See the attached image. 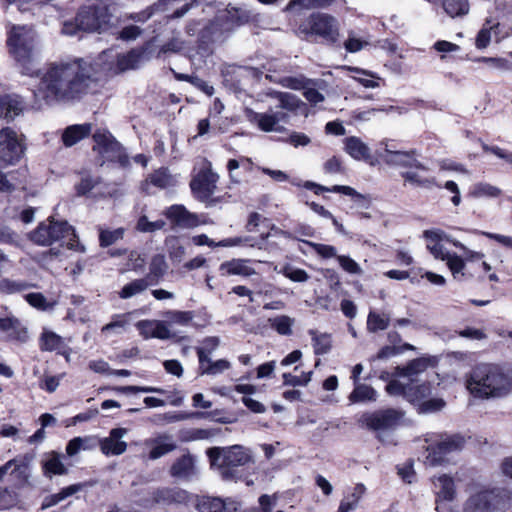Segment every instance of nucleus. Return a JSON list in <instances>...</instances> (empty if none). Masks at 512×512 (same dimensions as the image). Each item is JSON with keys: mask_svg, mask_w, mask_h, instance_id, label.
Segmentation results:
<instances>
[{"mask_svg": "<svg viewBox=\"0 0 512 512\" xmlns=\"http://www.w3.org/2000/svg\"><path fill=\"white\" fill-rule=\"evenodd\" d=\"M24 298L30 306L38 310L46 311L51 307L46 297L40 292L28 293L24 296Z\"/></svg>", "mask_w": 512, "mask_h": 512, "instance_id": "nucleus-58", "label": "nucleus"}, {"mask_svg": "<svg viewBox=\"0 0 512 512\" xmlns=\"http://www.w3.org/2000/svg\"><path fill=\"white\" fill-rule=\"evenodd\" d=\"M249 260L246 259H232L225 261L220 265V272L222 275H240L249 277L256 273L253 267L247 265Z\"/></svg>", "mask_w": 512, "mask_h": 512, "instance_id": "nucleus-29", "label": "nucleus"}, {"mask_svg": "<svg viewBox=\"0 0 512 512\" xmlns=\"http://www.w3.org/2000/svg\"><path fill=\"white\" fill-rule=\"evenodd\" d=\"M0 331L6 333L12 341L24 342L28 337L27 329L14 316L0 317Z\"/></svg>", "mask_w": 512, "mask_h": 512, "instance_id": "nucleus-21", "label": "nucleus"}, {"mask_svg": "<svg viewBox=\"0 0 512 512\" xmlns=\"http://www.w3.org/2000/svg\"><path fill=\"white\" fill-rule=\"evenodd\" d=\"M305 188L311 190L314 194L320 195L324 192H333V193H341L343 195L349 196L352 200L359 206L368 208L371 200L368 195H364L359 193L351 186L346 185H333L331 187L323 186L321 184L307 181L305 183Z\"/></svg>", "mask_w": 512, "mask_h": 512, "instance_id": "nucleus-12", "label": "nucleus"}, {"mask_svg": "<svg viewBox=\"0 0 512 512\" xmlns=\"http://www.w3.org/2000/svg\"><path fill=\"white\" fill-rule=\"evenodd\" d=\"M92 124H74L70 125L62 133V142L65 147H72L79 141L87 138L91 134Z\"/></svg>", "mask_w": 512, "mask_h": 512, "instance_id": "nucleus-27", "label": "nucleus"}, {"mask_svg": "<svg viewBox=\"0 0 512 512\" xmlns=\"http://www.w3.org/2000/svg\"><path fill=\"white\" fill-rule=\"evenodd\" d=\"M376 396L377 393L372 386L358 382L357 384H354V389L349 395V400L352 403L375 401Z\"/></svg>", "mask_w": 512, "mask_h": 512, "instance_id": "nucleus-35", "label": "nucleus"}, {"mask_svg": "<svg viewBox=\"0 0 512 512\" xmlns=\"http://www.w3.org/2000/svg\"><path fill=\"white\" fill-rule=\"evenodd\" d=\"M407 350H414V346L409 343L398 345H385L376 354V359H387Z\"/></svg>", "mask_w": 512, "mask_h": 512, "instance_id": "nucleus-51", "label": "nucleus"}, {"mask_svg": "<svg viewBox=\"0 0 512 512\" xmlns=\"http://www.w3.org/2000/svg\"><path fill=\"white\" fill-rule=\"evenodd\" d=\"M429 365V360L423 357L415 358L410 360L404 366H398L396 368L397 374L404 377H410L416 375L420 372H423L427 369Z\"/></svg>", "mask_w": 512, "mask_h": 512, "instance_id": "nucleus-37", "label": "nucleus"}, {"mask_svg": "<svg viewBox=\"0 0 512 512\" xmlns=\"http://www.w3.org/2000/svg\"><path fill=\"white\" fill-rule=\"evenodd\" d=\"M194 316H195L194 311L174 310V311L167 312V318L170 323L179 324V325H183V326L191 324L194 327H198V325H196L195 323H192Z\"/></svg>", "mask_w": 512, "mask_h": 512, "instance_id": "nucleus-50", "label": "nucleus"}, {"mask_svg": "<svg viewBox=\"0 0 512 512\" xmlns=\"http://www.w3.org/2000/svg\"><path fill=\"white\" fill-rule=\"evenodd\" d=\"M323 171L326 174H345V167L340 157L332 156L323 164Z\"/></svg>", "mask_w": 512, "mask_h": 512, "instance_id": "nucleus-61", "label": "nucleus"}, {"mask_svg": "<svg viewBox=\"0 0 512 512\" xmlns=\"http://www.w3.org/2000/svg\"><path fill=\"white\" fill-rule=\"evenodd\" d=\"M223 33L214 20L209 21L199 32L197 38V49L202 53H211L212 45Z\"/></svg>", "mask_w": 512, "mask_h": 512, "instance_id": "nucleus-19", "label": "nucleus"}, {"mask_svg": "<svg viewBox=\"0 0 512 512\" xmlns=\"http://www.w3.org/2000/svg\"><path fill=\"white\" fill-rule=\"evenodd\" d=\"M145 53L146 49L139 47L133 48L125 54H119L116 60L117 69L124 72L138 68Z\"/></svg>", "mask_w": 512, "mask_h": 512, "instance_id": "nucleus-28", "label": "nucleus"}, {"mask_svg": "<svg viewBox=\"0 0 512 512\" xmlns=\"http://www.w3.org/2000/svg\"><path fill=\"white\" fill-rule=\"evenodd\" d=\"M465 444V437L459 433L443 434L440 436V440L427 446L425 462L433 467L443 465L448 462L449 454L461 451Z\"/></svg>", "mask_w": 512, "mask_h": 512, "instance_id": "nucleus-9", "label": "nucleus"}, {"mask_svg": "<svg viewBox=\"0 0 512 512\" xmlns=\"http://www.w3.org/2000/svg\"><path fill=\"white\" fill-rule=\"evenodd\" d=\"M405 411L400 408L386 407L364 412L358 423L361 427L375 432H394L404 424Z\"/></svg>", "mask_w": 512, "mask_h": 512, "instance_id": "nucleus-7", "label": "nucleus"}, {"mask_svg": "<svg viewBox=\"0 0 512 512\" xmlns=\"http://www.w3.org/2000/svg\"><path fill=\"white\" fill-rule=\"evenodd\" d=\"M416 149L408 151H392L385 150L383 161L389 166H397L403 168H414L420 171H427L428 167L417 159Z\"/></svg>", "mask_w": 512, "mask_h": 512, "instance_id": "nucleus-13", "label": "nucleus"}, {"mask_svg": "<svg viewBox=\"0 0 512 512\" xmlns=\"http://www.w3.org/2000/svg\"><path fill=\"white\" fill-rule=\"evenodd\" d=\"M169 473L174 478H191L195 474L194 456L187 453L177 458L171 465Z\"/></svg>", "mask_w": 512, "mask_h": 512, "instance_id": "nucleus-25", "label": "nucleus"}, {"mask_svg": "<svg viewBox=\"0 0 512 512\" xmlns=\"http://www.w3.org/2000/svg\"><path fill=\"white\" fill-rule=\"evenodd\" d=\"M344 150L357 161L370 162V148L358 137L349 136L344 140Z\"/></svg>", "mask_w": 512, "mask_h": 512, "instance_id": "nucleus-26", "label": "nucleus"}, {"mask_svg": "<svg viewBox=\"0 0 512 512\" xmlns=\"http://www.w3.org/2000/svg\"><path fill=\"white\" fill-rule=\"evenodd\" d=\"M66 347L63 338L53 331H44L39 338V348L41 351H57L58 354L65 355L66 352L61 351Z\"/></svg>", "mask_w": 512, "mask_h": 512, "instance_id": "nucleus-30", "label": "nucleus"}, {"mask_svg": "<svg viewBox=\"0 0 512 512\" xmlns=\"http://www.w3.org/2000/svg\"><path fill=\"white\" fill-rule=\"evenodd\" d=\"M191 500V494L178 487H160L154 489L146 501L151 505H187Z\"/></svg>", "mask_w": 512, "mask_h": 512, "instance_id": "nucleus-11", "label": "nucleus"}, {"mask_svg": "<svg viewBox=\"0 0 512 512\" xmlns=\"http://www.w3.org/2000/svg\"><path fill=\"white\" fill-rule=\"evenodd\" d=\"M25 146L18 139L17 133L10 127L0 130V160L8 165L19 162L24 155Z\"/></svg>", "mask_w": 512, "mask_h": 512, "instance_id": "nucleus-10", "label": "nucleus"}, {"mask_svg": "<svg viewBox=\"0 0 512 512\" xmlns=\"http://www.w3.org/2000/svg\"><path fill=\"white\" fill-rule=\"evenodd\" d=\"M196 508L199 512H225L226 505L218 497L202 496L197 500Z\"/></svg>", "mask_w": 512, "mask_h": 512, "instance_id": "nucleus-38", "label": "nucleus"}, {"mask_svg": "<svg viewBox=\"0 0 512 512\" xmlns=\"http://www.w3.org/2000/svg\"><path fill=\"white\" fill-rule=\"evenodd\" d=\"M5 43L19 72L39 79L33 95L36 100L47 105L80 101L99 83L103 67L96 60L73 57L49 62L43 69H36L33 57L34 36L25 25H11Z\"/></svg>", "mask_w": 512, "mask_h": 512, "instance_id": "nucleus-1", "label": "nucleus"}, {"mask_svg": "<svg viewBox=\"0 0 512 512\" xmlns=\"http://www.w3.org/2000/svg\"><path fill=\"white\" fill-rule=\"evenodd\" d=\"M271 327L280 335L289 336L292 334L293 320L286 315L270 319Z\"/></svg>", "mask_w": 512, "mask_h": 512, "instance_id": "nucleus-48", "label": "nucleus"}, {"mask_svg": "<svg viewBox=\"0 0 512 512\" xmlns=\"http://www.w3.org/2000/svg\"><path fill=\"white\" fill-rule=\"evenodd\" d=\"M398 475L401 477L403 482L411 484L416 478V472L414 470L413 460H408L403 466L398 467Z\"/></svg>", "mask_w": 512, "mask_h": 512, "instance_id": "nucleus-63", "label": "nucleus"}, {"mask_svg": "<svg viewBox=\"0 0 512 512\" xmlns=\"http://www.w3.org/2000/svg\"><path fill=\"white\" fill-rule=\"evenodd\" d=\"M167 264L165 257L162 254H156L152 257L149 266V273L146 275V279L150 285H156L163 278L166 273Z\"/></svg>", "mask_w": 512, "mask_h": 512, "instance_id": "nucleus-32", "label": "nucleus"}, {"mask_svg": "<svg viewBox=\"0 0 512 512\" xmlns=\"http://www.w3.org/2000/svg\"><path fill=\"white\" fill-rule=\"evenodd\" d=\"M495 509L494 495L491 490L472 494L465 502L464 512H493Z\"/></svg>", "mask_w": 512, "mask_h": 512, "instance_id": "nucleus-17", "label": "nucleus"}, {"mask_svg": "<svg viewBox=\"0 0 512 512\" xmlns=\"http://www.w3.org/2000/svg\"><path fill=\"white\" fill-rule=\"evenodd\" d=\"M112 391L119 394H136V393H158L163 394L164 391L161 388L151 387V386H115L111 388Z\"/></svg>", "mask_w": 512, "mask_h": 512, "instance_id": "nucleus-52", "label": "nucleus"}, {"mask_svg": "<svg viewBox=\"0 0 512 512\" xmlns=\"http://www.w3.org/2000/svg\"><path fill=\"white\" fill-rule=\"evenodd\" d=\"M309 335L312 337L313 352L316 356H322L331 351L333 347L331 334H318L316 330H309Z\"/></svg>", "mask_w": 512, "mask_h": 512, "instance_id": "nucleus-34", "label": "nucleus"}, {"mask_svg": "<svg viewBox=\"0 0 512 512\" xmlns=\"http://www.w3.org/2000/svg\"><path fill=\"white\" fill-rule=\"evenodd\" d=\"M220 344V339L217 336H208L202 340V346L196 347V353L198 356L199 364L203 365V362L207 361L209 355L217 349Z\"/></svg>", "mask_w": 512, "mask_h": 512, "instance_id": "nucleus-41", "label": "nucleus"}, {"mask_svg": "<svg viewBox=\"0 0 512 512\" xmlns=\"http://www.w3.org/2000/svg\"><path fill=\"white\" fill-rule=\"evenodd\" d=\"M124 236V229L117 228L115 230H101L99 233V245L106 248L114 244L116 241L122 239Z\"/></svg>", "mask_w": 512, "mask_h": 512, "instance_id": "nucleus-53", "label": "nucleus"}, {"mask_svg": "<svg viewBox=\"0 0 512 512\" xmlns=\"http://www.w3.org/2000/svg\"><path fill=\"white\" fill-rule=\"evenodd\" d=\"M348 69L357 74V76H353V79L359 82L363 87L376 88L379 86V83L375 81V79L378 78L375 73L358 67H348Z\"/></svg>", "mask_w": 512, "mask_h": 512, "instance_id": "nucleus-45", "label": "nucleus"}, {"mask_svg": "<svg viewBox=\"0 0 512 512\" xmlns=\"http://www.w3.org/2000/svg\"><path fill=\"white\" fill-rule=\"evenodd\" d=\"M100 182V177H93L89 173H84L80 181L74 186L75 193L79 197L87 196Z\"/></svg>", "mask_w": 512, "mask_h": 512, "instance_id": "nucleus-40", "label": "nucleus"}, {"mask_svg": "<svg viewBox=\"0 0 512 512\" xmlns=\"http://www.w3.org/2000/svg\"><path fill=\"white\" fill-rule=\"evenodd\" d=\"M33 243L41 246H50L62 239H67L66 246L70 250L84 252L85 247L80 243L75 228L66 220H56L49 216L46 222H40L30 233Z\"/></svg>", "mask_w": 512, "mask_h": 512, "instance_id": "nucleus-5", "label": "nucleus"}, {"mask_svg": "<svg viewBox=\"0 0 512 512\" xmlns=\"http://www.w3.org/2000/svg\"><path fill=\"white\" fill-rule=\"evenodd\" d=\"M165 222L163 220H157V221H149L148 218L143 215L139 217L136 228L140 232H155L157 230H160L164 227Z\"/></svg>", "mask_w": 512, "mask_h": 512, "instance_id": "nucleus-60", "label": "nucleus"}, {"mask_svg": "<svg viewBox=\"0 0 512 512\" xmlns=\"http://www.w3.org/2000/svg\"><path fill=\"white\" fill-rule=\"evenodd\" d=\"M31 285L26 281H15L9 278H2L0 280V293L14 294L29 289Z\"/></svg>", "mask_w": 512, "mask_h": 512, "instance_id": "nucleus-47", "label": "nucleus"}, {"mask_svg": "<svg viewBox=\"0 0 512 512\" xmlns=\"http://www.w3.org/2000/svg\"><path fill=\"white\" fill-rule=\"evenodd\" d=\"M93 483L90 481L80 482L76 484L69 485L67 487L62 488L58 493L47 495L41 504V509L46 510L52 506L57 505L62 500L66 499L69 496L76 494L79 491H82L84 488L88 486H92Z\"/></svg>", "mask_w": 512, "mask_h": 512, "instance_id": "nucleus-24", "label": "nucleus"}, {"mask_svg": "<svg viewBox=\"0 0 512 512\" xmlns=\"http://www.w3.org/2000/svg\"><path fill=\"white\" fill-rule=\"evenodd\" d=\"M431 394V385L424 382L418 385H408L407 398L411 402L420 401Z\"/></svg>", "mask_w": 512, "mask_h": 512, "instance_id": "nucleus-49", "label": "nucleus"}, {"mask_svg": "<svg viewBox=\"0 0 512 512\" xmlns=\"http://www.w3.org/2000/svg\"><path fill=\"white\" fill-rule=\"evenodd\" d=\"M217 175L211 170H201L190 182V188L193 193L202 198H209L215 190Z\"/></svg>", "mask_w": 512, "mask_h": 512, "instance_id": "nucleus-18", "label": "nucleus"}, {"mask_svg": "<svg viewBox=\"0 0 512 512\" xmlns=\"http://www.w3.org/2000/svg\"><path fill=\"white\" fill-rule=\"evenodd\" d=\"M94 145L92 150L105 158L106 161L117 163L122 168L130 166V159L123 145L108 129H97L92 134Z\"/></svg>", "mask_w": 512, "mask_h": 512, "instance_id": "nucleus-8", "label": "nucleus"}, {"mask_svg": "<svg viewBox=\"0 0 512 512\" xmlns=\"http://www.w3.org/2000/svg\"><path fill=\"white\" fill-rule=\"evenodd\" d=\"M390 318L388 315L370 311L367 317V328L370 332L386 330L389 327Z\"/></svg>", "mask_w": 512, "mask_h": 512, "instance_id": "nucleus-44", "label": "nucleus"}, {"mask_svg": "<svg viewBox=\"0 0 512 512\" xmlns=\"http://www.w3.org/2000/svg\"><path fill=\"white\" fill-rule=\"evenodd\" d=\"M438 5L451 18L464 17L470 11L469 0H442Z\"/></svg>", "mask_w": 512, "mask_h": 512, "instance_id": "nucleus-31", "label": "nucleus"}, {"mask_svg": "<svg viewBox=\"0 0 512 512\" xmlns=\"http://www.w3.org/2000/svg\"><path fill=\"white\" fill-rule=\"evenodd\" d=\"M168 255L173 263H180L185 256V248L180 244L178 237L171 236L166 239Z\"/></svg>", "mask_w": 512, "mask_h": 512, "instance_id": "nucleus-46", "label": "nucleus"}, {"mask_svg": "<svg viewBox=\"0 0 512 512\" xmlns=\"http://www.w3.org/2000/svg\"><path fill=\"white\" fill-rule=\"evenodd\" d=\"M64 457L63 454L57 451L49 452L47 458L41 462L43 475L47 478L67 475L69 470L62 461Z\"/></svg>", "mask_w": 512, "mask_h": 512, "instance_id": "nucleus-20", "label": "nucleus"}, {"mask_svg": "<svg viewBox=\"0 0 512 512\" xmlns=\"http://www.w3.org/2000/svg\"><path fill=\"white\" fill-rule=\"evenodd\" d=\"M150 283L146 278L135 279L122 287L119 292V296L122 299H128L132 296L144 291Z\"/></svg>", "mask_w": 512, "mask_h": 512, "instance_id": "nucleus-43", "label": "nucleus"}, {"mask_svg": "<svg viewBox=\"0 0 512 512\" xmlns=\"http://www.w3.org/2000/svg\"><path fill=\"white\" fill-rule=\"evenodd\" d=\"M165 216L173 226L181 228H195L200 222L198 216L189 212L184 205L175 204L165 211Z\"/></svg>", "mask_w": 512, "mask_h": 512, "instance_id": "nucleus-15", "label": "nucleus"}, {"mask_svg": "<svg viewBox=\"0 0 512 512\" xmlns=\"http://www.w3.org/2000/svg\"><path fill=\"white\" fill-rule=\"evenodd\" d=\"M466 386L475 398H500L512 391V376L498 364L481 363L472 369Z\"/></svg>", "mask_w": 512, "mask_h": 512, "instance_id": "nucleus-2", "label": "nucleus"}, {"mask_svg": "<svg viewBox=\"0 0 512 512\" xmlns=\"http://www.w3.org/2000/svg\"><path fill=\"white\" fill-rule=\"evenodd\" d=\"M282 274L293 282L302 283L309 279V275L304 269L296 268L289 264L283 267Z\"/></svg>", "mask_w": 512, "mask_h": 512, "instance_id": "nucleus-57", "label": "nucleus"}, {"mask_svg": "<svg viewBox=\"0 0 512 512\" xmlns=\"http://www.w3.org/2000/svg\"><path fill=\"white\" fill-rule=\"evenodd\" d=\"M127 449V444L124 441L105 439L101 443V450L106 455H121Z\"/></svg>", "mask_w": 512, "mask_h": 512, "instance_id": "nucleus-55", "label": "nucleus"}, {"mask_svg": "<svg viewBox=\"0 0 512 512\" xmlns=\"http://www.w3.org/2000/svg\"><path fill=\"white\" fill-rule=\"evenodd\" d=\"M154 443V446L149 451V458L152 460L158 459L177 448L174 442H163L157 439Z\"/></svg>", "mask_w": 512, "mask_h": 512, "instance_id": "nucleus-54", "label": "nucleus"}, {"mask_svg": "<svg viewBox=\"0 0 512 512\" xmlns=\"http://www.w3.org/2000/svg\"><path fill=\"white\" fill-rule=\"evenodd\" d=\"M445 261L455 280H467L472 277V274L465 271L466 262L461 256L451 253Z\"/></svg>", "mask_w": 512, "mask_h": 512, "instance_id": "nucleus-33", "label": "nucleus"}, {"mask_svg": "<svg viewBox=\"0 0 512 512\" xmlns=\"http://www.w3.org/2000/svg\"><path fill=\"white\" fill-rule=\"evenodd\" d=\"M112 14L105 0H93L81 5L72 20L63 23L62 33L70 36L78 32H100L110 26Z\"/></svg>", "mask_w": 512, "mask_h": 512, "instance_id": "nucleus-3", "label": "nucleus"}, {"mask_svg": "<svg viewBox=\"0 0 512 512\" xmlns=\"http://www.w3.org/2000/svg\"><path fill=\"white\" fill-rule=\"evenodd\" d=\"M445 401L441 398H431L425 400L419 405L420 413H432L440 411L445 406Z\"/></svg>", "mask_w": 512, "mask_h": 512, "instance_id": "nucleus-62", "label": "nucleus"}, {"mask_svg": "<svg viewBox=\"0 0 512 512\" xmlns=\"http://www.w3.org/2000/svg\"><path fill=\"white\" fill-rule=\"evenodd\" d=\"M246 119L253 125H256L263 132H286L284 126H277V118L272 113L256 112L252 108H245Z\"/></svg>", "mask_w": 512, "mask_h": 512, "instance_id": "nucleus-16", "label": "nucleus"}, {"mask_svg": "<svg viewBox=\"0 0 512 512\" xmlns=\"http://www.w3.org/2000/svg\"><path fill=\"white\" fill-rule=\"evenodd\" d=\"M213 20L217 23V26L224 34L248 23L250 15L247 11L241 8L230 7L227 8L223 14L218 15Z\"/></svg>", "mask_w": 512, "mask_h": 512, "instance_id": "nucleus-14", "label": "nucleus"}, {"mask_svg": "<svg viewBox=\"0 0 512 512\" xmlns=\"http://www.w3.org/2000/svg\"><path fill=\"white\" fill-rule=\"evenodd\" d=\"M147 181L151 185L160 189L168 188L173 183L172 176L169 174L168 169L164 167H161L150 173Z\"/></svg>", "mask_w": 512, "mask_h": 512, "instance_id": "nucleus-42", "label": "nucleus"}, {"mask_svg": "<svg viewBox=\"0 0 512 512\" xmlns=\"http://www.w3.org/2000/svg\"><path fill=\"white\" fill-rule=\"evenodd\" d=\"M137 327L145 338L167 340L173 337L167 325L162 321L142 320Z\"/></svg>", "mask_w": 512, "mask_h": 512, "instance_id": "nucleus-22", "label": "nucleus"}, {"mask_svg": "<svg viewBox=\"0 0 512 512\" xmlns=\"http://www.w3.org/2000/svg\"><path fill=\"white\" fill-rule=\"evenodd\" d=\"M302 104L303 102L298 97L290 93H283L280 96V107L283 109L296 111Z\"/></svg>", "mask_w": 512, "mask_h": 512, "instance_id": "nucleus-64", "label": "nucleus"}, {"mask_svg": "<svg viewBox=\"0 0 512 512\" xmlns=\"http://www.w3.org/2000/svg\"><path fill=\"white\" fill-rule=\"evenodd\" d=\"M230 368V362L226 359H219L217 361H212L207 358V361L203 362V365L199 364V374L200 375H216L222 373L223 371Z\"/></svg>", "mask_w": 512, "mask_h": 512, "instance_id": "nucleus-39", "label": "nucleus"}, {"mask_svg": "<svg viewBox=\"0 0 512 512\" xmlns=\"http://www.w3.org/2000/svg\"><path fill=\"white\" fill-rule=\"evenodd\" d=\"M433 484L437 489L435 492L436 502L447 501L451 502L456 497V486L453 477L447 474H442L433 479Z\"/></svg>", "mask_w": 512, "mask_h": 512, "instance_id": "nucleus-23", "label": "nucleus"}, {"mask_svg": "<svg viewBox=\"0 0 512 512\" xmlns=\"http://www.w3.org/2000/svg\"><path fill=\"white\" fill-rule=\"evenodd\" d=\"M18 501V494L12 488L0 487V509L13 507Z\"/></svg>", "mask_w": 512, "mask_h": 512, "instance_id": "nucleus-59", "label": "nucleus"}, {"mask_svg": "<svg viewBox=\"0 0 512 512\" xmlns=\"http://www.w3.org/2000/svg\"><path fill=\"white\" fill-rule=\"evenodd\" d=\"M334 0H291L287 5V9H292L295 6H300L306 9L312 8H326L332 5Z\"/></svg>", "mask_w": 512, "mask_h": 512, "instance_id": "nucleus-56", "label": "nucleus"}, {"mask_svg": "<svg viewBox=\"0 0 512 512\" xmlns=\"http://www.w3.org/2000/svg\"><path fill=\"white\" fill-rule=\"evenodd\" d=\"M295 33L302 40L335 45L339 40L338 20L331 14L312 12L300 18Z\"/></svg>", "mask_w": 512, "mask_h": 512, "instance_id": "nucleus-4", "label": "nucleus"}, {"mask_svg": "<svg viewBox=\"0 0 512 512\" xmlns=\"http://www.w3.org/2000/svg\"><path fill=\"white\" fill-rule=\"evenodd\" d=\"M400 176L403 178L405 183H409L416 187L432 188L435 186L437 188H441V185L437 183L435 177H421L414 171L401 172Z\"/></svg>", "mask_w": 512, "mask_h": 512, "instance_id": "nucleus-36", "label": "nucleus"}, {"mask_svg": "<svg viewBox=\"0 0 512 512\" xmlns=\"http://www.w3.org/2000/svg\"><path fill=\"white\" fill-rule=\"evenodd\" d=\"M212 467H216L225 480L238 479V469L252 461L251 455L240 445L211 447L206 451Z\"/></svg>", "mask_w": 512, "mask_h": 512, "instance_id": "nucleus-6", "label": "nucleus"}]
</instances>
